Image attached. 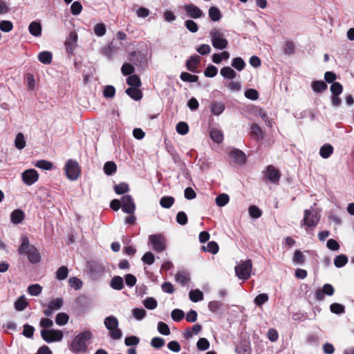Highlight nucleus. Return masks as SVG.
<instances>
[{"mask_svg": "<svg viewBox=\"0 0 354 354\" xmlns=\"http://www.w3.org/2000/svg\"><path fill=\"white\" fill-rule=\"evenodd\" d=\"M30 33L35 37H39L41 35V25L40 22L32 21L28 26Z\"/></svg>", "mask_w": 354, "mask_h": 354, "instance_id": "21", "label": "nucleus"}, {"mask_svg": "<svg viewBox=\"0 0 354 354\" xmlns=\"http://www.w3.org/2000/svg\"><path fill=\"white\" fill-rule=\"evenodd\" d=\"M183 82H196L198 80V77L196 75H192L187 72H183L180 76Z\"/></svg>", "mask_w": 354, "mask_h": 354, "instance_id": "47", "label": "nucleus"}, {"mask_svg": "<svg viewBox=\"0 0 354 354\" xmlns=\"http://www.w3.org/2000/svg\"><path fill=\"white\" fill-rule=\"evenodd\" d=\"M94 33L97 37H102L106 34V26L103 23L97 24L93 28Z\"/></svg>", "mask_w": 354, "mask_h": 354, "instance_id": "48", "label": "nucleus"}, {"mask_svg": "<svg viewBox=\"0 0 354 354\" xmlns=\"http://www.w3.org/2000/svg\"><path fill=\"white\" fill-rule=\"evenodd\" d=\"M127 83L131 87H140L141 85L140 79L137 75H129L127 78Z\"/></svg>", "mask_w": 354, "mask_h": 354, "instance_id": "40", "label": "nucleus"}, {"mask_svg": "<svg viewBox=\"0 0 354 354\" xmlns=\"http://www.w3.org/2000/svg\"><path fill=\"white\" fill-rule=\"evenodd\" d=\"M333 152V147L330 144H324L319 150V155L323 158H328Z\"/></svg>", "mask_w": 354, "mask_h": 354, "instance_id": "27", "label": "nucleus"}, {"mask_svg": "<svg viewBox=\"0 0 354 354\" xmlns=\"http://www.w3.org/2000/svg\"><path fill=\"white\" fill-rule=\"evenodd\" d=\"M266 176L270 182L277 183L279 182L281 175L278 169L274 168L272 165H269L267 167Z\"/></svg>", "mask_w": 354, "mask_h": 354, "instance_id": "17", "label": "nucleus"}, {"mask_svg": "<svg viewBox=\"0 0 354 354\" xmlns=\"http://www.w3.org/2000/svg\"><path fill=\"white\" fill-rule=\"evenodd\" d=\"M135 71L133 66L129 63H124L121 68V72L124 75H131Z\"/></svg>", "mask_w": 354, "mask_h": 354, "instance_id": "53", "label": "nucleus"}, {"mask_svg": "<svg viewBox=\"0 0 354 354\" xmlns=\"http://www.w3.org/2000/svg\"><path fill=\"white\" fill-rule=\"evenodd\" d=\"M65 172L67 178L71 180H75L80 174V168L77 161L70 159L65 165Z\"/></svg>", "mask_w": 354, "mask_h": 354, "instance_id": "6", "label": "nucleus"}, {"mask_svg": "<svg viewBox=\"0 0 354 354\" xmlns=\"http://www.w3.org/2000/svg\"><path fill=\"white\" fill-rule=\"evenodd\" d=\"M25 218V213L21 209H16L10 214V221L14 225L21 223Z\"/></svg>", "mask_w": 354, "mask_h": 354, "instance_id": "19", "label": "nucleus"}, {"mask_svg": "<svg viewBox=\"0 0 354 354\" xmlns=\"http://www.w3.org/2000/svg\"><path fill=\"white\" fill-rule=\"evenodd\" d=\"M330 90L332 93V95H339L343 91V86L339 82H333L330 87Z\"/></svg>", "mask_w": 354, "mask_h": 354, "instance_id": "52", "label": "nucleus"}, {"mask_svg": "<svg viewBox=\"0 0 354 354\" xmlns=\"http://www.w3.org/2000/svg\"><path fill=\"white\" fill-rule=\"evenodd\" d=\"M126 93L136 101L140 100L142 97V93L138 87H129L126 90Z\"/></svg>", "mask_w": 354, "mask_h": 354, "instance_id": "22", "label": "nucleus"}, {"mask_svg": "<svg viewBox=\"0 0 354 354\" xmlns=\"http://www.w3.org/2000/svg\"><path fill=\"white\" fill-rule=\"evenodd\" d=\"M223 304L218 301H212L208 304L209 310L214 313H218L221 310Z\"/></svg>", "mask_w": 354, "mask_h": 354, "instance_id": "42", "label": "nucleus"}, {"mask_svg": "<svg viewBox=\"0 0 354 354\" xmlns=\"http://www.w3.org/2000/svg\"><path fill=\"white\" fill-rule=\"evenodd\" d=\"M292 261L295 263L301 265L305 261V257L299 250H296L294 253Z\"/></svg>", "mask_w": 354, "mask_h": 354, "instance_id": "61", "label": "nucleus"}, {"mask_svg": "<svg viewBox=\"0 0 354 354\" xmlns=\"http://www.w3.org/2000/svg\"><path fill=\"white\" fill-rule=\"evenodd\" d=\"M77 41V34L75 32H70L68 39L65 41L66 52L73 54Z\"/></svg>", "mask_w": 354, "mask_h": 354, "instance_id": "16", "label": "nucleus"}, {"mask_svg": "<svg viewBox=\"0 0 354 354\" xmlns=\"http://www.w3.org/2000/svg\"><path fill=\"white\" fill-rule=\"evenodd\" d=\"M176 130L180 135H185L189 131V126L185 122H180L176 124Z\"/></svg>", "mask_w": 354, "mask_h": 354, "instance_id": "50", "label": "nucleus"}, {"mask_svg": "<svg viewBox=\"0 0 354 354\" xmlns=\"http://www.w3.org/2000/svg\"><path fill=\"white\" fill-rule=\"evenodd\" d=\"M15 145L16 148L18 149H22L26 147V141L23 133H19L17 135L15 140Z\"/></svg>", "mask_w": 354, "mask_h": 354, "instance_id": "46", "label": "nucleus"}, {"mask_svg": "<svg viewBox=\"0 0 354 354\" xmlns=\"http://www.w3.org/2000/svg\"><path fill=\"white\" fill-rule=\"evenodd\" d=\"M200 62V58L198 55H193L186 62V67L188 71L196 73L197 71V65Z\"/></svg>", "mask_w": 354, "mask_h": 354, "instance_id": "20", "label": "nucleus"}, {"mask_svg": "<svg viewBox=\"0 0 354 354\" xmlns=\"http://www.w3.org/2000/svg\"><path fill=\"white\" fill-rule=\"evenodd\" d=\"M129 185L125 183H120L114 186V191L117 194H124L129 191Z\"/></svg>", "mask_w": 354, "mask_h": 354, "instance_id": "49", "label": "nucleus"}, {"mask_svg": "<svg viewBox=\"0 0 354 354\" xmlns=\"http://www.w3.org/2000/svg\"><path fill=\"white\" fill-rule=\"evenodd\" d=\"M263 135L261 129L257 124H252L251 126V136L256 141H259Z\"/></svg>", "mask_w": 354, "mask_h": 354, "instance_id": "31", "label": "nucleus"}, {"mask_svg": "<svg viewBox=\"0 0 354 354\" xmlns=\"http://www.w3.org/2000/svg\"><path fill=\"white\" fill-rule=\"evenodd\" d=\"M312 89L315 93H322L327 89V84L322 80H315L311 84Z\"/></svg>", "mask_w": 354, "mask_h": 354, "instance_id": "23", "label": "nucleus"}, {"mask_svg": "<svg viewBox=\"0 0 354 354\" xmlns=\"http://www.w3.org/2000/svg\"><path fill=\"white\" fill-rule=\"evenodd\" d=\"M115 95V88L113 86H106L103 91V95L106 98H112Z\"/></svg>", "mask_w": 354, "mask_h": 354, "instance_id": "63", "label": "nucleus"}, {"mask_svg": "<svg viewBox=\"0 0 354 354\" xmlns=\"http://www.w3.org/2000/svg\"><path fill=\"white\" fill-rule=\"evenodd\" d=\"M185 26L186 28L192 33L196 32L198 30L197 24L191 19L185 21Z\"/></svg>", "mask_w": 354, "mask_h": 354, "instance_id": "64", "label": "nucleus"}, {"mask_svg": "<svg viewBox=\"0 0 354 354\" xmlns=\"http://www.w3.org/2000/svg\"><path fill=\"white\" fill-rule=\"evenodd\" d=\"M89 330H84L77 335L69 344V349L75 354L85 352L87 350V342L92 338Z\"/></svg>", "mask_w": 354, "mask_h": 354, "instance_id": "1", "label": "nucleus"}, {"mask_svg": "<svg viewBox=\"0 0 354 354\" xmlns=\"http://www.w3.org/2000/svg\"><path fill=\"white\" fill-rule=\"evenodd\" d=\"M35 165L44 170H50L53 168V163L46 160H38Z\"/></svg>", "mask_w": 354, "mask_h": 354, "instance_id": "57", "label": "nucleus"}, {"mask_svg": "<svg viewBox=\"0 0 354 354\" xmlns=\"http://www.w3.org/2000/svg\"><path fill=\"white\" fill-rule=\"evenodd\" d=\"M268 301V295L266 293H261L258 295L254 299V304L261 306Z\"/></svg>", "mask_w": 354, "mask_h": 354, "instance_id": "54", "label": "nucleus"}, {"mask_svg": "<svg viewBox=\"0 0 354 354\" xmlns=\"http://www.w3.org/2000/svg\"><path fill=\"white\" fill-rule=\"evenodd\" d=\"M28 306V303L26 301L24 295L19 297L15 302V308L17 311L24 310Z\"/></svg>", "mask_w": 354, "mask_h": 354, "instance_id": "37", "label": "nucleus"}, {"mask_svg": "<svg viewBox=\"0 0 354 354\" xmlns=\"http://www.w3.org/2000/svg\"><path fill=\"white\" fill-rule=\"evenodd\" d=\"M42 290V288L39 284L30 285L28 288V292L32 296H38Z\"/></svg>", "mask_w": 354, "mask_h": 354, "instance_id": "56", "label": "nucleus"}, {"mask_svg": "<svg viewBox=\"0 0 354 354\" xmlns=\"http://www.w3.org/2000/svg\"><path fill=\"white\" fill-rule=\"evenodd\" d=\"M184 10L187 15L193 19H198L205 15L198 7L192 3L185 6Z\"/></svg>", "mask_w": 354, "mask_h": 354, "instance_id": "15", "label": "nucleus"}, {"mask_svg": "<svg viewBox=\"0 0 354 354\" xmlns=\"http://www.w3.org/2000/svg\"><path fill=\"white\" fill-rule=\"evenodd\" d=\"M230 58V53L227 51H223L221 53H214L212 55V62L215 64H220L223 59L227 60Z\"/></svg>", "mask_w": 354, "mask_h": 354, "instance_id": "30", "label": "nucleus"}, {"mask_svg": "<svg viewBox=\"0 0 354 354\" xmlns=\"http://www.w3.org/2000/svg\"><path fill=\"white\" fill-rule=\"evenodd\" d=\"M69 316L65 313H59L55 317V323L59 326H64L68 322Z\"/></svg>", "mask_w": 354, "mask_h": 354, "instance_id": "41", "label": "nucleus"}, {"mask_svg": "<svg viewBox=\"0 0 354 354\" xmlns=\"http://www.w3.org/2000/svg\"><path fill=\"white\" fill-rule=\"evenodd\" d=\"M330 310L333 313L339 315L345 312V308L343 305L338 303H333L330 306Z\"/></svg>", "mask_w": 354, "mask_h": 354, "instance_id": "55", "label": "nucleus"}, {"mask_svg": "<svg viewBox=\"0 0 354 354\" xmlns=\"http://www.w3.org/2000/svg\"><path fill=\"white\" fill-rule=\"evenodd\" d=\"M221 75L225 78L228 80H233L236 76V73L230 66H225L220 71Z\"/></svg>", "mask_w": 354, "mask_h": 354, "instance_id": "26", "label": "nucleus"}, {"mask_svg": "<svg viewBox=\"0 0 354 354\" xmlns=\"http://www.w3.org/2000/svg\"><path fill=\"white\" fill-rule=\"evenodd\" d=\"M210 138L216 143H221L223 140V134L221 130L212 129L209 133Z\"/></svg>", "mask_w": 354, "mask_h": 354, "instance_id": "29", "label": "nucleus"}, {"mask_svg": "<svg viewBox=\"0 0 354 354\" xmlns=\"http://www.w3.org/2000/svg\"><path fill=\"white\" fill-rule=\"evenodd\" d=\"M42 339L48 342H59L63 339V333L60 330L43 329L41 331Z\"/></svg>", "mask_w": 354, "mask_h": 354, "instance_id": "7", "label": "nucleus"}, {"mask_svg": "<svg viewBox=\"0 0 354 354\" xmlns=\"http://www.w3.org/2000/svg\"><path fill=\"white\" fill-rule=\"evenodd\" d=\"M87 268L91 277L93 279H100L104 272V266L97 261H88Z\"/></svg>", "mask_w": 354, "mask_h": 354, "instance_id": "8", "label": "nucleus"}, {"mask_svg": "<svg viewBox=\"0 0 354 354\" xmlns=\"http://www.w3.org/2000/svg\"><path fill=\"white\" fill-rule=\"evenodd\" d=\"M174 201L175 199L174 197L170 196H165L160 198V205L163 208L169 209L173 205Z\"/></svg>", "mask_w": 354, "mask_h": 354, "instance_id": "32", "label": "nucleus"}, {"mask_svg": "<svg viewBox=\"0 0 354 354\" xmlns=\"http://www.w3.org/2000/svg\"><path fill=\"white\" fill-rule=\"evenodd\" d=\"M149 241L155 252H161L165 250L166 240L163 235L160 234L150 235L149 236Z\"/></svg>", "mask_w": 354, "mask_h": 354, "instance_id": "9", "label": "nucleus"}, {"mask_svg": "<svg viewBox=\"0 0 354 354\" xmlns=\"http://www.w3.org/2000/svg\"><path fill=\"white\" fill-rule=\"evenodd\" d=\"M106 328L109 330V336L111 339L118 340L122 336V330L118 328L119 322L116 317L110 315L104 320Z\"/></svg>", "mask_w": 354, "mask_h": 354, "instance_id": "3", "label": "nucleus"}, {"mask_svg": "<svg viewBox=\"0 0 354 354\" xmlns=\"http://www.w3.org/2000/svg\"><path fill=\"white\" fill-rule=\"evenodd\" d=\"M348 257L345 254H339L334 259V265L336 268H342L348 263Z\"/></svg>", "mask_w": 354, "mask_h": 354, "instance_id": "34", "label": "nucleus"}, {"mask_svg": "<svg viewBox=\"0 0 354 354\" xmlns=\"http://www.w3.org/2000/svg\"><path fill=\"white\" fill-rule=\"evenodd\" d=\"M252 268V260L248 259L245 261H243L241 263L235 267L234 269L236 275L240 279L247 280L251 276Z\"/></svg>", "mask_w": 354, "mask_h": 354, "instance_id": "5", "label": "nucleus"}, {"mask_svg": "<svg viewBox=\"0 0 354 354\" xmlns=\"http://www.w3.org/2000/svg\"><path fill=\"white\" fill-rule=\"evenodd\" d=\"M189 296L190 300L193 302H198L203 299V293L199 289L192 290Z\"/></svg>", "mask_w": 354, "mask_h": 354, "instance_id": "33", "label": "nucleus"}, {"mask_svg": "<svg viewBox=\"0 0 354 354\" xmlns=\"http://www.w3.org/2000/svg\"><path fill=\"white\" fill-rule=\"evenodd\" d=\"M202 250L205 252H209L213 254H216L218 252L219 247L216 242L210 241L207 243V246H202Z\"/></svg>", "mask_w": 354, "mask_h": 354, "instance_id": "35", "label": "nucleus"}, {"mask_svg": "<svg viewBox=\"0 0 354 354\" xmlns=\"http://www.w3.org/2000/svg\"><path fill=\"white\" fill-rule=\"evenodd\" d=\"M39 61L44 64H50L52 62L53 54L50 51H42L38 55Z\"/></svg>", "mask_w": 354, "mask_h": 354, "instance_id": "25", "label": "nucleus"}, {"mask_svg": "<svg viewBox=\"0 0 354 354\" xmlns=\"http://www.w3.org/2000/svg\"><path fill=\"white\" fill-rule=\"evenodd\" d=\"M218 73V68L214 65H209L204 71V75L207 77H214Z\"/></svg>", "mask_w": 354, "mask_h": 354, "instance_id": "59", "label": "nucleus"}, {"mask_svg": "<svg viewBox=\"0 0 354 354\" xmlns=\"http://www.w3.org/2000/svg\"><path fill=\"white\" fill-rule=\"evenodd\" d=\"M143 305L148 310H154L158 306V302L155 298L150 297L143 301Z\"/></svg>", "mask_w": 354, "mask_h": 354, "instance_id": "43", "label": "nucleus"}, {"mask_svg": "<svg viewBox=\"0 0 354 354\" xmlns=\"http://www.w3.org/2000/svg\"><path fill=\"white\" fill-rule=\"evenodd\" d=\"M171 317L174 321L180 322L185 317V313H184L183 310H182L180 309L176 308L171 311Z\"/></svg>", "mask_w": 354, "mask_h": 354, "instance_id": "51", "label": "nucleus"}, {"mask_svg": "<svg viewBox=\"0 0 354 354\" xmlns=\"http://www.w3.org/2000/svg\"><path fill=\"white\" fill-rule=\"evenodd\" d=\"M21 178L25 185L30 186L38 180L39 174L35 169H29L22 172Z\"/></svg>", "mask_w": 354, "mask_h": 354, "instance_id": "11", "label": "nucleus"}, {"mask_svg": "<svg viewBox=\"0 0 354 354\" xmlns=\"http://www.w3.org/2000/svg\"><path fill=\"white\" fill-rule=\"evenodd\" d=\"M209 37L213 47L217 50H223L227 47L228 41L225 38L223 32L221 29L214 28L209 32Z\"/></svg>", "mask_w": 354, "mask_h": 354, "instance_id": "4", "label": "nucleus"}, {"mask_svg": "<svg viewBox=\"0 0 354 354\" xmlns=\"http://www.w3.org/2000/svg\"><path fill=\"white\" fill-rule=\"evenodd\" d=\"M110 286L114 290H122L124 288L123 279L120 276L113 277L111 281Z\"/></svg>", "mask_w": 354, "mask_h": 354, "instance_id": "28", "label": "nucleus"}, {"mask_svg": "<svg viewBox=\"0 0 354 354\" xmlns=\"http://www.w3.org/2000/svg\"><path fill=\"white\" fill-rule=\"evenodd\" d=\"M335 292V289L332 285L326 283L322 289H317L315 292V298L318 301H322L324 295L332 296Z\"/></svg>", "mask_w": 354, "mask_h": 354, "instance_id": "14", "label": "nucleus"}, {"mask_svg": "<svg viewBox=\"0 0 354 354\" xmlns=\"http://www.w3.org/2000/svg\"><path fill=\"white\" fill-rule=\"evenodd\" d=\"M225 110V104L222 102L214 101L211 104V112L215 115H221Z\"/></svg>", "mask_w": 354, "mask_h": 354, "instance_id": "24", "label": "nucleus"}, {"mask_svg": "<svg viewBox=\"0 0 354 354\" xmlns=\"http://www.w3.org/2000/svg\"><path fill=\"white\" fill-rule=\"evenodd\" d=\"M133 317L138 320H142L146 317L147 312L143 308H134L132 310Z\"/></svg>", "mask_w": 354, "mask_h": 354, "instance_id": "62", "label": "nucleus"}, {"mask_svg": "<svg viewBox=\"0 0 354 354\" xmlns=\"http://www.w3.org/2000/svg\"><path fill=\"white\" fill-rule=\"evenodd\" d=\"M196 346L198 350L206 351L209 347V342L206 338L201 337L198 340Z\"/></svg>", "mask_w": 354, "mask_h": 354, "instance_id": "60", "label": "nucleus"}, {"mask_svg": "<svg viewBox=\"0 0 354 354\" xmlns=\"http://www.w3.org/2000/svg\"><path fill=\"white\" fill-rule=\"evenodd\" d=\"M122 209L124 212L133 214L136 209L133 199L130 195H125L121 198Z\"/></svg>", "mask_w": 354, "mask_h": 354, "instance_id": "12", "label": "nucleus"}, {"mask_svg": "<svg viewBox=\"0 0 354 354\" xmlns=\"http://www.w3.org/2000/svg\"><path fill=\"white\" fill-rule=\"evenodd\" d=\"M231 65L233 68L239 71H241L245 66L244 60L239 57H235L232 60Z\"/></svg>", "mask_w": 354, "mask_h": 354, "instance_id": "38", "label": "nucleus"}, {"mask_svg": "<svg viewBox=\"0 0 354 354\" xmlns=\"http://www.w3.org/2000/svg\"><path fill=\"white\" fill-rule=\"evenodd\" d=\"M64 304V301L62 298H57L50 301L47 308L44 310V314L46 317H50L53 313L54 310L60 309Z\"/></svg>", "mask_w": 354, "mask_h": 354, "instance_id": "13", "label": "nucleus"}, {"mask_svg": "<svg viewBox=\"0 0 354 354\" xmlns=\"http://www.w3.org/2000/svg\"><path fill=\"white\" fill-rule=\"evenodd\" d=\"M209 17L213 21H218L221 18V14L219 9L216 7H211L209 9Z\"/></svg>", "mask_w": 354, "mask_h": 354, "instance_id": "39", "label": "nucleus"}, {"mask_svg": "<svg viewBox=\"0 0 354 354\" xmlns=\"http://www.w3.org/2000/svg\"><path fill=\"white\" fill-rule=\"evenodd\" d=\"M283 51L285 55H290L295 53V45L292 41H287L283 47Z\"/></svg>", "mask_w": 354, "mask_h": 354, "instance_id": "58", "label": "nucleus"}, {"mask_svg": "<svg viewBox=\"0 0 354 354\" xmlns=\"http://www.w3.org/2000/svg\"><path fill=\"white\" fill-rule=\"evenodd\" d=\"M230 158L239 165H243L246 161L245 153L239 149H234L230 152Z\"/></svg>", "mask_w": 354, "mask_h": 354, "instance_id": "18", "label": "nucleus"}, {"mask_svg": "<svg viewBox=\"0 0 354 354\" xmlns=\"http://www.w3.org/2000/svg\"><path fill=\"white\" fill-rule=\"evenodd\" d=\"M103 169L106 175L111 176L116 171L117 166L113 161H108L104 164Z\"/></svg>", "mask_w": 354, "mask_h": 354, "instance_id": "36", "label": "nucleus"}, {"mask_svg": "<svg viewBox=\"0 0 354 354\" xmlns=\"http://www.w3.org/2000/svg\"><path fill=\"white\" fill-rule=\"evenodd\" d=\"M230 201L229 196L227 194H221L216 198V204L218 207L226 205Z\"/></svg>", "mask_w": 354, "mask_h": 354, "instance_id": "44", "label": "nucleus"}, {"mask_svg": "<svg viewBox=\"0 0 354 354\" xmlns=\"http://www.w3.org/2000/svg\"><path fill=\"white\" fill-rule=\"evenodd\" d=\"M68 274V270L66 266H62L58 268L56 272V278L58 280H64L67 278Z\"/></svg>", "mask_w": 354, "mask_h": 354, "instance_id": "45", "label": "nucleus"}, {"mask_svg": "<svg viewBox=\"0 0 354 354\" xmlns=\"http://www.w3.org/2000/svg\"><path fill=\"white\" fill-rule=\"evenodd\" d=\"M18 251L20 254H26L28 260L32 263H37L40 261L41 257L37 249L29 244V240L27 236L21 237V243Z\"/></svg>", "mask_w": 354, "mask_h": 354, "instance_id": "2", "label": "nucleus"}, {"mask_svg": "<svg viewBox=\"0 0 354 354\" xmlns=\"http://www.w3.org/2000/svg\"><path fill=\"white\" fill-rule=\"evenodd\" d=\"M320 216L317 212H311L309 209L304 210V218L301 225H306L308 227H315L319 221Z\"/></svg>", "mask_w": 354, "mask_h": 354, "instance_id": "10", "label": "nucleus"}]
</instances>
